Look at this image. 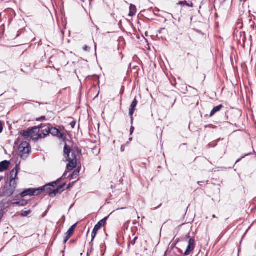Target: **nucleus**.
<instances>
[{
    "label": "nucleus",
    "instance_id": "2f4dec72",
    "mask_svg": "<svg viewBox=\"0 0 256 256\" xmlns=\"http://www.w3.org/2000/svg\"><path fill=\"white\" fill-rule=\"evenodd\" d=\"M76 121H74H74H72V122L70 123V126H71L72 128H74L75 125H76Z\"/></svg>",
    "mask_w": 256,
    "mask_h": 256
},
{
    "label": "nucleus",
    "instance_id": "5701e85b",
    "mask_svg": "<svg viewBox=\"0 0 256 256\" xmlns=\"http://www.w3.org/2000/svg\"><path fill=\"white\" fill-rule=\"evenodd\" d=\"M72 150H74L75 153L76 152L78 154H81L82 150L78 147H76L74 149H72Z\"/></svg>",
    "mask_w": 256,
    "mask_h": 256
},
{
    "label": "nucleus",
    "instance_id": "b1692460",
    "mask_svg": "<svg viewBox=\"0 0 256 256\" xmlns=\"http://www.w3.org/2000/svg\"><path fill=\"white\" fill-rule=\"evenodd\" d=\"M56 184L55 182H50L48 184H46L45 186H46V188H50L51 186H54V185Z\"/></svg>",
    "mask_w": 256,
    "mask_h": 256
},
{
    "label": "nucleus",
    "instance_id": "423d86ee",
    "mask_svg": "<svg viewBox=\"0 0 256 256\" xmlns=\"http://www.w3.org/2000/svg\"><path fill=\"white\" fill-rule=\"evenodd\" d=\"M20 170V164H16L15 168H14L10 172L9 182H16V178L18 176V171Z\"/></svg>",
    "mask_w": 256,
    "mask_h": 256
},
{
    "label": "nucleus",
    "instance_id": "37998d69",
    "mask_svg": "<svg viewBox=\"0 0 256 256\" xmlns=\"http://www.w3.org/2000/svg\"><path fill=\"white\" fill-rule=\"evenodd\" d=\"M165 30H165V28H160V29L159 30L158 32H159V33H160H160H162V31Z\"/></svg>",
    "mask_w": 256,
    "mask_h": 256
},
{
    "label": "nucleus",
    "instance_id": "49530a36",
    "mask_svg": "<svg viewBox=\"0 0 256 256\" xmlns=\"http://www.w3.org/2000/svg\"><path fill=\"white\" fill-rule=\"evenodd\" d=\"M92 247L90 252H88V255L90 254L92 252Z\"/></svg>",
    "mask_w": 256,
    "mask_h": 256
},
{
    "label": "nucleus",
    "instance_id": "a878e982",
    "mask_svg": "<svg viewBox=\"0 0 256 256\" xmlns=\"http://www.w3.org/2000/svg\"><path fill=\"white\" fill-rule=\"evenodd\" d=\"M74 232L72 231L71 230H70V229H68V232H66V236L69 237V238H70L71 236L72 235Z\"/></svg>",
    "mask_w": 256,
    "mask_h": 256
},
{
    "label": "nucleus",
    "instance_id": "3c124183",
    "mask_svg": "<svg viewBox=\"0 0 256 256\" xmlns=\"http://www.w3.org/2000/svg\"><path fill=\"white\" fill-rule=\"evenodd\" d=\"M240 158H239L238 159L236 162V163L238 162H240Z\"/></svg>",
    "mask_w": 256,
    "mask_h": 256
},
{
    "label": "nucleus",
    "instance_id": "13d9d810",
    "mask_svg": "<svg viewBox=\"0 0 256 256\" xmlns=\"http://www.w3.org/2000/svg\"><path fill=\"white\" fill-rule=\"evenodd\" d=\"M48 210H46L45 213H44V214H46V212H47Z\"/></svg>",
    "mask_w": 256,
    "mask_h": 256
},
{
    "label": "nucleus",
    "instance_id": "a18cd8bd",
    "mask_svg": "<svg viewBox=\"0 0 256 256\" xmlns=\"http://www.w3.org/2000/svg\"><path fill=\"white\" fill-rule=\"evenodd\" d=\"M186 238H189V239H190V233L186 235Z\"/></svg>",
    "mask_w": 256,
    "mask_h": 256
},
{
    "label": "nucleus",
    "instance_id": "09e8293b",
    "mask_svg": "<svg viewBox=\"0 0 256 256\" xmlns=\"http://www.w3.org/2000/svg\"><path fill=\"white\" fill-rule=\"evenodd\" d=\"M18 176H16V182L18 183Z\"/></svg>",
    "mask_w": 256,
    "mask_h": 256
},
{
    "label": "nucleus",
    "instance_id": "680f3d73",
    "mask_svg": "<svg viewBox=\"0 0 256 256\" xmlns=\"http://www.w3.org/2000/svg\"><path fill=\"white\" fill-rule=\"evenodd\" d=\"M56 234L55 236L54 239L56 238Z\"/></svg>",
    "mask_w": 256,
    "mask_h": 256
},
{
    "label": "nucleus",
    "instance_id": "052dcab7",
    "mask_svg": "<svg viewBox=\"0 0 256 256\" xmlns=\"http://www.w3.org/2000/svg\"><path fill=\"white\" fill-rule=\"evenodd\" d=\"M129 140H132V138H130V139H129Z\"/></svg>",
    "mask_w": 256,
    "mask_h": 256
},
{
    "label": "nucleus",
    "instance_id": "c03bdc74",
    "mask_svg": "<svg viewBox=\"0 0 256 256\" xmlns=\"http://www.w3.org/2000/svg\"><path fill=\"white\" fill-rule=\"evenodd\" d=\"M124 150V146H122L120 148V151L123 152Z\"/></svg>",
    "mask_w": 256,
    "mask_h": 256
},
{
    "label": "nucleus",
    "instance_id": "4c0bfd02",
    "mask_svg": "<svg viewBox=\"0 0 256 256\" xmlns=\"http://www.w3.org/2000/svg\"><path fill=\"white\" fill-rule=\"evenodd\" d=\"M205 128H216V126H214L213 125H206L205 126Z\"/></svg>",
    "mask_w": 256,
    "mask_h": 256
},
{
    "label": "nucleus",
    "instance_id": "dca6fc26",
    "mask_svg": "<svg viewBox=\"0 0 256 256\" xmlns=\"http://www.w3.org/2000/svg\"><path fill=\"white\" fill-rule=\"evenodd\" d=\"M136 12V6L134 5L131 4L130 6V12H129L128 16H133L135 15Z\"/></svg>",
    "mask_w": 256,
    "mask_h": 256
},
{
    "label": "nucleus",
    "instance_id": "5fc2aeb1",
    "mask_svg": "<svg viewBox=\"0 0 256 256\" xmlns=\"http://www.w3.org/2000/svg\"><path fill=\"white\" fill-rule=\"evenodd\" d=\"M62 218L64 220L65 219V216H63L62 217Z\"/></svg>",
    "mask_w": 256,
    "mask_h": 256
},
{
    "label": "nucleus",
    "instance_id": "864d4df0",
    "mask_svg": "<svg viewBox=\"0 0 256 256\" xmlns=\"http://www.w3.org/2000/svg\"><path fill=\"white\" fill-rule=\"evenodd\" d=\"M126 208H118V210H123V209H125Z\"/></svg>",
    "mask_w": 256,
    "mask_h": 256
},
{
    "label": "nucleus",
    "instance_id": "4468645a",
    "mask_svg": "<svg viewBox=\"0 0 256 256\" xmlns=\"http://www.w3.org/2000/svg\"><path fill=\"white\" fill-rule=\"evenodd\" d=\"M80 170V168H78L77 169L74 170V172H72V174H70V176H68V178H69L70 180H72L76 178L79 175Z\"/></svg>",
    "mask_w": 256,
    "mask_h": 256
},
{
    "label": "nucleus",
    "instance_id": "79ce46f5",
    "mask_svg": "<svg viewBox=\"0 0 256 256\" xmlns=\"http://www.w3.org/2000/svg\"><path fill=\"white\" fill-rule=\"evenodd\" d=\"M70 238L66 236L65 238H64V243L66 244V242H68V240H69Z\"/></svg>",
    "mask_w": 256,
    "mask_h": 256
},
{
    "label": "nucleus",
    "instance_id": "2eb2a0df",
    "mask_svg": "<svg viewBox=\"0 0 256 256\" xmlns=\"http://www.w3.org/2000/svg\"><path fill=\"white\" fill-rule=\"evenodd\" d=\"M12 205H18L20 206H24L28 204V200L22 199L16 202H11Z\"/></svg>",
    "mask_w": 256,
    "mask_h": 256
},
{
    "label": "nucleus",
    "instance_id": "c9c22d12",
    "mask_svg": "<svg viewBox=\"0 0 256 256\" xmlns=\"http://www.w3.org/2000/svg\"><path fill=\"white\" fill-rule=\"evenodd\" d=\"M3 130V126L1 120H0V134L2 132Z\"/></svg>",
    "mask_w": 256,
    "mask_h": 256
},
{
    "label": "nucleus",
    "instance_id": "e433bc0d",
    "mask_svg": "<svg viewBox=\"0 0 256 256\" xmlns=\"http://www.w3.org/2000/svg\"><path fill=\"white\" fill-rule=\"evenodd\" d=\"M34 127H32L31 128V129H33V134H34L35 132L36 133H38L40 131H38V129H34Z\"/></svg>",
    "mask_w": 256,
    "mask_h": 256
},
{
    "label": "nucleus",
    "instance_id": "f03ea898",
    "mask_svg": "<svg viewBox=\"0 0 256 256\" xmlns=\"http://www.w3.org/2000/svg\"><path fill=\"white\" fill-rule=\"evenodd\" d=\"M17 187V182L6 183L0 192V197H10L14 194Z\"/></svg>",
    "mask_w": 256,
    "mask_h": 256
},
{
    "label": "nucleus",
    "instance_id": "58836bf2",
    "mask_svg": "<svg viewBox=\"0 0 256 256\" xmlns=\"http://www.w3.org/2000/svg\"><path fill=\"white\" fill-rule=\"evenodd\" d=\"M74 182H72V183H70L68 186H67V188H66V189H68L70 188L71 186H72L74 184Z\"/></svg>",
    "mask_w": 256,
    "mask_h": 256
},
{
    "label": "nucleus",
    "instance_id": "20e7f679",
    "mask_svg": "<svg viewBox=\"0 0 256 256\" xmlns=\"http://www.w3.org/2000/svg\"><path fill=\"white\" fill-rule=\"evenodd\" d=\"M20 156L22 158H26L30 151V146L26 142H22L19 146Z\"/></svg>",
    "mask_w": 256,
    "mask_h": 256
},
{
    "label": "nucleus",
    "instance_id": "a211bd4d",
    "mask_svg": "<svg viewBox=\"0 0 256 256\" xmlns=\"http://www.w3.org/2000/svg\"><path fill=\"white\" fill-rule=\"evenodd\" d=\"M194 248L191 247L190 246H188L186 250L184 253V256H186L190 254V252H192L194 250Z\"/></svg>",
    "mask_w": 256,
    "mask_h": 256
},
{
    "label": "nucleus",
    "instance_id": "7ed1b4c3",
    "mask_svg": "<svg viewBox=\"0 0 256 256\" xmlns=\"http://www.w3.org/2000/svg\"><path fill=\"white\" fill-rule=\"evenodd\" d=\"M109 216L104 217L103 219L100 220L94 226L93 230L92 233V240L90 242V244L92 246L93 244V241L97 234V232L98 230L102 226H104L106 222V220H108Z\"/></svg>",
    "mask_w": 256,
    "mask_h": 256
},
{
    "label": "nucleus",
    "instance_id": "412c9836",
    "mask_svg": "<svg viewBox=\"0 0 256 256\" xmlns=\"http://www.w3.org/2000/svg\"><path fill=\"white\" fill-rule=\"evenodd\" d=\"M31 213L30 210L23 211L21 214L20 216L22 217L27 216L29 214Z\"/></svg>",
    "mask_w": 256,
    "mask_h": 256
},
{
    "label": "nucleus",
    "instance_id": "a19ab883",
    "mask_svg": "<svg viewBox=\"0 0 256 256\" xmlns=\"http://www.w3.org/2000/svg\"><path fill=\"white\" fill-rule=\"evenodd\" d=\"M62 180V178H58L55 181V182H56V184H58Z\"/></svg>",
    "mask_w": 256,
    "mask_h": 256
},
{
    "label": "nucleus",
    "instance_id": "bf43d9fd",
    "mask_svg": "<svg viewBox=\"0 0 256 256\" xmlns=\"http://www.w3.org/2000/svg\"><path fill=\"white\" fill-rule=\"evenodd\" d=\"M161 206H162V204H160V205L157 208L160 207Z\"/></svg>",
    "mask_w": 256,
    "mask_h": 256
},
{
    "label": "nucleus",
    "instance_id": "473e14b6",
    "mask_svg": "<svg viewBox=\"0 0 256 256\" xmlns=\"http://www.w3.org/2000/svg\"><path fill=\"white\" fill-rule=\"evenodd\" d=\"M83 50H84V51H89L90 50V48L88 47V46H84V47H83Z\"/></svg>",
    "mask_w": 256,
    "mask_h": 256
},
{
    "label": "nucleus",
    "instance_id": "f704fd0d",
    "mask_svg": "<svg viewBox=\"0 0 256 256\" xmlns=\"http://www.w3.org/2000/svg\"><path fill=\"white\" fill-rule=\"evenodd\" d=\"M134 130V128L133 126H131L130 128V135H132L133 134Z\"/></svg>",
    "mask_w": 256,
    "mask_h": 256
},
{
    "label": "nucleus",
    "instance_id": "c85d7f7f",
    "mask_svg": "<svg viewBox=\"0 0 256 256\" xmlns=\"http://www.w3.org/2000/svg\"><path fill=\"white\" fill-rule=\"evenodd\" d=\"M76 224H75L74 225H72L69 229L70 230H71L73 232H74V229H75V228L76 227Z\"/></svg>",
    "mask_w": 256,
    "mask_h": 256
},
{
    "label": "nucleus",
    "instance_id": "1a4fd4ad",
    "mask_svg": "<svg viewBox=\"0 0 256 256\" xmlns=\"http://www.w3.org/2000/svg\"><path fill=\"white\" fill-rule=\"evenodd\" d=\"M27 196H34V188H29L25 189L21 194L20 196L24 198Z\"/></svg>",
    "mask_w": 256,
    "mask_h": 256
},
{
    "label": "nucleus",
    "instance_id": "7c9ffc66",
    "mask_svg": "<svg viewBox=\"0 0 256 256\" xmlns=\"http://www.w3.org/2000/svg\"><path fill=\"white\" fill-rule=\"evenodd\" d=\"M66 185V184L65 182L63 183L62 184H61L60 185L58 186V187L61 190H63L62 188L65 186Z\"/></svg>",
    "mask_w": 256,
    "mask_h": 256
},
{
    "label": "nucleus",
    "instance_id": "ea45409f",
    "mask_svg": "<svg viewBox=\"0 0 256 256\" xmlns=\"http://www.w3.org/2000/svg\"><path fill=\"white\" fill-rule=\"evenodd\" d=\"M67 174H68V172L66 171L61 178H62V179L65 178Z\"/></svg>",
    "mask_w": 256,
    "mask_h": 256
},
{
    "label": "nucleus",
    "instance_id": "c756f323",
    "mask_svg": "<svg viewBox=\"0 0 256 256\" xmlns=\"http://www.w3.org/2000/svg\"><path fill=\"white\" fill-rule=\"evenodd\" d=\"M76 224H75L74 225H72L69 229L70 230H71L73 232H74V229H75V228L76 227Z\"/></svg>",
    "mask_w": 256,
    "mask_h": 256
},
{
    "label": "nucleus",
    "instance_id": "de8ad7c7",
    "mask_svg": "<svg viewBox=\"0 0 256 256\" xmlns=\"http://www.w3.org/2000/svg\"><path fill=\"white\" fill-rule=\"evenodd\" d=\"M4 177L2 176H0V182L3 180Z\"/></svg>",
    "mask_w": 256,
    "mask_h": 256
},
{
    "label": "nucleus",
    "instance_id": "4d7b16f0",
    "mask_svg": "<svg viewBox=\"0 0 256 256\" xmlns=\"http://www.w3.org/2000/svg\"><path fill=\"white\" fill-rule=\"evenodd\" d=\"M220 140V138H218V140H216V142H218Z\"/></svg>",
    "mask_w": 256,
    "mask_h": 256
},
{
    "label": "nucleus",
    "instance_id": "72a5a7b5",
    "mask_svg": "<svg viewBox=\"0 0 256 256\" xmlns=\"http://www.w3.org/2000/svg\"><path fill=\"white\" fill-rule=\"evenodd\" d=\"M217 145V143H214V142H212V143H210L208 146H211V147H215Z\"/></svg>",
    "mask_w": 256,
    "mask_h": 256
},
{
    "label": "nucleus",
    "instance_id": "bb28decb",
    "mask_svg": "<svg viewBox=\"0 0 256 256\" xmlns=\"http://www.w3.org/2000/svg\"><path fill=\"white\" fill-rule=\"evenodd\" d=\"M138 236H136L134 238V240L130 242V244H128V246H130V244L133 245V246L134 245V244H136V240H138Z\"/></svg>",
    "mask_w": 256,
    "mask_h": 256
},
{
    "label": "nucleus",
    "instance_id": "4be33fe9",
    "mask_svg": "<svg viewBox=\"0 0 256 256\" xmlns=\"http://www.w3.org/2000/svg\"><path fill=\"white\" fill-rule=\"evenodd\" d=\"M42 136H43L42 134H40L39 132H38V134H36V136L34 138H33L34 140H38L39 139L44 138Z\"/></svg>",
    "mask_w": 256,
    "mask_h": 256
},
{
    "label": "nucleus",
    "instance_id": "393cba45",
    "mask_svg": "<svg viewBox=\"0 0 256 256\" xmlns=\"http://www.w3.org/2000/svg\"><path fill=\"white\" fill-rule=\"evenodd\" d=\"M46 125L44 124H42L38 126H34V129H38V131H40V129L43 128Z\"/></svg>",
    "mask_w": 256,
    "mask_h": 256
},
{
    "label": "nucleus",
    "instance_id": "6ab92c4d",
    "mask_svg": "<svg viewBox=\"0 0 256 256\" xmlns=\"http://www.w3.org/2000/svg\"><path fill=\"white\" fill-rule=\"evenodd\" d=\"M42 135V137L45 138L48 134H49V132L48 130V128L43 130L41 133Z\"/></svg>",
    "mask_w": 256,
    "mask_h": 256
},
{
    "label": "nucleus",
    "instance_id": "cd10ccee",
    "mask_svg": "<svg viewBox=\"0 0 256 256\" xmlns=\"http://www.w3.org/2000/svg\"><path fill=\"white\" fill-rule=\"evenodd\" d=\"M46 120V116H42L40 118H36V121H42Z\"/></svg>",
    "mask_w": 256,
    "mask_h": 256
},
{
    "label": "nucleus",
    "instance_id": "f8f14e48",
    "mask_svg": "<svg viewBox=\"0 0 256 256\" xmlns=\"http://www.w3.org/2000/svg\"><path fill=\"white\" fill-rule=\"evenodd\" d=\"M34 195L35 196H38L40 194L46 192L47 193V190L46 188V186L45 185L43 186L40 187L38 188H34Z\"/></svg>",
    "mask_w": 256,
    "mask_h": 256
},
{
    "label": "nucleus",
    "instance_id": "6e6552de",
    "mask_svg": "<svg viewBox=\"0 0 256 256\" xmlns=\"http://www.w3.org/2000/svg\"><path fill=\"white\" fill-rule=\"evenodd\" d=\"M47 194L52 198L54 197L57 194H61L64 190H61L58 186L54 190H52L50 188L46 189Z\"/></svg>",
    "mask_w": 256,
    "mask_h": 256
},
{
    "label": "nucleus",
    "instance_id": "6e6d98bb",
    "mask_svg": "<svg viewBox=\"0 0 256 256\" xmlns=\"http://www.w3.org/2000/svg\"><path fill=\"white\" fill-rule=\"evenodd\" d=\"M201 182H198V184H199L200 185Z\"/></svg>",
    "mask_w": 256,
    "mask_h": 256
},
{
    "label": "nucleus",
    "instance_id": "0eeeda50",
    "mask_svg": "<svg viewBox=\"0 0 256 256\" xmlns=\"http://www.w3.org/2000/svg\"><path fill=\"white\" fill-rule=\"evenodd\" d=\"M138 104V100L136 98H135L132 102L131 104L130 107L129 111V114L130 116V120L131 124H132L133 122L134 118H133V114H134V111L136 110V107Z\"/></svg>",
    "mask_w": 256,
    "mask_h": 256
},
{
    "label": "nucleus",
    "instance_id": "603ef678",
    "mask_svg": "<svg viewBox=\"0 0 256 256\" xmlns=\"http://www.w3.org/2000/svg\"><path fill=\"white\" fill-rule=\"evenodd\" d=\"M212 218H216V216L214 214H213V215H212Z\"/></svg>",
    "mask_w": 256,
    "mask_h": 256
},
{
    "label": "nucleus",
    "instance_id": "f3484780",
    "mask_svg": "<svg viewBox=\"0 0 256 256\" xmlns=\"http://www.w3.org/2000/svg\"><path fill=\"white\" fill-rule=\"evenodd\" d=\"M178 4L181 5L182 6L186 5L189 7H193L194 5L192 2H190V4L188 3L185 0H182V1H180Z\"/></svg>",
    "mask_w": 256,
    "mask_h": 256
},
{
    "label": "nucleus",
    "instance_id": "ddd939ff",
    "mask_svg": "<svg viewBox=\"0 0 256 256\" xmlns=\"http://www.w3.org/2000/svg\"><path fill=\"white\" fill-rule=\"evenodd\" d=\"M223 107L224 106L222 104H220L214 107L210 112V116L212 117L213 116L216 112H219Z\"/></svg>",
    "mask_w": 256,
    "mask_h": 256
},
{
    "label": "nucleus",
    "instance_id": "8fccbe9b",
    "mask_svg": "<svg viewBox=\"0 0 256 256\" xmlns=\"http://www.w3.org/2000/svg\"><path fill=\"white\" fill-rule=\"evenodd\" d=\"M36 103H38L40 104H44V103H41V102H36Z\"/></svg>",
    "mask_w": 256,
    "mask_h": 256
},
{
    "label": "nucleus",
    "instance_id": "9d476101",
    "mask_svg": "<svg viewBox=\"0 0 256 256\" xmlns=\"http://www.w3.org/2000/svg\"><path fill=\"white\" fill-rule=\"evenodd\" d=\"M10 163L9 161L5 160L0 162V172L6 170L9 168Z\"/></svg>",
    "mask_w": 256,
    "mask_h": 256
},
{
    "label": "nucleus",
    "instance_id": "aec40b11",
    "mask_svg": "<svg viewBox=\"0 0 256 256\" xmlns=\"http://www.w3.org/2000/svg\"><path fill=\"white\" fill-rule=\"evenodd\" d=\"M194 238H190L188 242V246L194 248Z\"/></svg>",
    "mask_w": 256,
    "mask_h": 256
},
{
    "label": "nucleus",
    "instance_id": "39448f33",
    "mask_svg": "<svg viewBox=\"0 0 256 256\" xmlns=\"http://www.w3.org/2000/svg\"><path fill=\"white\" fill-rule=\"evenodd\" d=\"M48 130L49 134H52L53 136H56L60 139H62L64 142L66 140V138L64 133L60 132L59 130L54 127H50L49 126L48 127Z\"/></svg>",
    "mask_w": 256,
    "mask_h": 256
},
{
    "label": "nucleus",
    "instance_id": "f257e3e1",
    "mask_svg": "<svg viewBox=\"0 0 256 256\" xmlns=\"http://www.w3.org/2000/svg\"><path fill=\"white\" fill-rule=\"evenodd\" d=\"M64 156L65 162H68L66 166L68 171H70L76 166L77 158L75 152L71 148L65 144L64 148Z\"/></svg>",
    "mask_w": 256,
    "mask_h": 256
},
{
    "label": "nucleus",
    "instance_id": "9b49d317",
    "mask_svg": "<svg viewBox=\"0 0 256 256\" xmlns=\"http://www.w3.org/2000/svg\"><path fill=\"white\" fill-rule=\"evenodd\" d=\"M33 130H34L31 129V128H28L26 130H21L20 133V135L25 138H28L33 134Z\"/></svg>",
    "mask_w": 256,
    "mask_h": 256
}]
</instances>
